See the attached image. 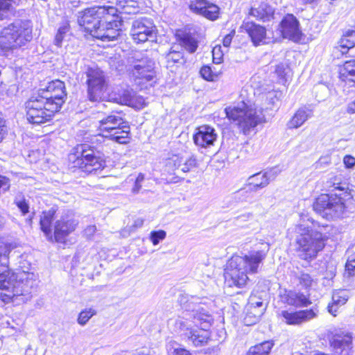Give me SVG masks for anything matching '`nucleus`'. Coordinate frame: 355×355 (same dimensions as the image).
Returning a JSON list of instances; mask_svg holds the SVG:
<instances>
[{"label":"nucleus","mask_w":355,"mask_h":355,"mask_svg":"<svg viewBox=\"0 0 355 355\" xmlns=\"http://www.w3.org/2000/svg\"><path fill=\"white\" fill-rule=\"evenodd\" d=\"M178 301L184 312L175 320V329L185 335L196 347L205 345L210 338L206 329L210 326L212 317L207 309L200 306L205 302L199 297L186 294L180 295Z\"/></svg>","instance_id":"1"},{"label":"nucleus","mask_w":355,"mask_h":355,"mask_svg":"<svg viewBox=\"0 0 355 355\" xmlns=\"http://www.w3.org/2000/svg\"><path fill=\"white\" fill-rule=\"evenodd\" d=\"M262 245L260 250L250 251L244 256H233L229 260L225 271V283L228 286L241 288L248 280V273L258 272L259 268L270 249L267 243Z\"/></svg>","instance_id":"2"},{"label":"nucleus","mask_w":355,"mask_h":355,"mask_svg":"<svg viewBox=\"0 0 355 355\" xmlns=\"http://www.w3.org/2000/svg\"><path fill=\"white\" fill-rule=\"evenodd\" d=\"M37 285L35 274L19 270L13 272L8 268L0 274V289L6 293L1 294L2 301L8 303L21 297V302H26L32 297V293Z\"/></svg>","instance_id":"3"},{"label":"nucleus","mask_w":355,"mask_h":355,"mask_svg":"<svg viewBox=\"0 0 355 355\" xmlns=\"http://www.w3.org/2000/svg\"><path fill=\"white\" fill-rule=\"evenodd\" d=\"M116 2L118 8L112 6H95L80 12L78 17L79 25L93 36L104 19L112 17L111 15L117 13L118 10L120 9L121 12L130 14L135 12V10L138 8L135 0H116Z\"/></svg>","instance_id":"4"},{"label":"nucleus","mask_w":355,"mask_h":355,"mask_svg":"<svg viewBox=\"0 0 355 355\" xmlns=\"http://www.w3.org/2000/svg\"><path fill=\"white\" fill-rule=\"evenodd\" d=\"M333 187L334 189L331 195L320 196L313 204L316 212L331 218L343 216L346 209L345 201L352 197L346 184L334 182Z\"/></svg>","instance_id":"5"},{"label":"nucleus","mask_w":355,"mask_h":355,"mask_svg":"<svg viewBox=\"0 0 355 355\" xmlns=\"http://www.w3.org/2000/svg\"><path fill=\"white\" fill-rule=\"evenodd\" d=\"M225 111L227 117L235 122L240 131L245 135L265 121L263 108H259L255 103L248 104L242 101L236 105L226 107Z\"/></svg>","instance_id":"6"},{"label":"nucleus","mask_w":355,"mask_h":355,"mask_svg":"<svg viewBox=\"0 0 355 355\" xmlns=\"http://www.w3.org/2000/svg\"><path fill=\"white\" fill-rule=\"evenodd\" d=\"M32 39V28L29 21L18 20L0 31V55L17 49Z\"/></svg>","instance_id":"7"},{"label":"nucleus","mask_w":355,"mask_h":355,"mask_svg":"<svg viewBox=\"0 0 355 355\" xmlns=\"http://www.w3.org/2000/svg\"><path fill=\"white\" fill-rule=\"evenodd\" d=\"M297 252L300 259L310 261L324 247V241L321 233L313 231L303 224L295 227Z\"/></svg>","instance_id":"8"},{"label":"nucleus","mask_w":355,"mask_h":355,"mask_svg":"<svg viewBox=\"0 0 355 355\" xmlns=\"http://www.w3.org/2000/svg\"><path fill=\"white\" fill-rule=\"evenodd\" d=\"M130 72L136 84L150 85L155 83L156 71L155 61L146 55L137 52L130 61Z\"/></svg>","instance_id":"9"},{"label":"nucleus","mask_w":355,"mask_h":355,"mask_svg":"<svg viewBox=\"0 0 355 355\" xmlns=\"http://www.w3.org/2000/svg\"><path fill=\"white\" fill-rule=\"evenodd\" d=\"M69 159L73 163V167L87 173L103 169L105 166L104 155L94 148H87L86 145H82L80 152L70 155Z\"/></svg>","instance_id":"10"},{"label":"nucleus","mask_w":355,"mask_h":355,"mask_svg":"<svg viewBox=\"0 0 355 355\" xmlns=\"http://www.w3.org/2000/svg\"><path fill=\"white\" fill-rule=\"evenodd\" d=\"M123 119L115 114H110L99 121V130L104 137H111L119 144L128 142L129 127Z\"/></svg>","instance_id":"11"},{"label":"nucleus","mask_w":355,"mask_h":355,"mask_svg":"<svg viewBox=\"0 0 355 355\" xmlns=\"http://www.w3.org/2000/svg\"><path fill=\"white\" fill-rule=\"evenodd\" d=\"M37 94L26 103V118L29 123L41 124L49 121L57 112Z\"/></svg>","instance_id":"12"},{"label":"nucleus","mask_w":355,"mask_h":355,"mask_svg":"<svg viewBox=\"0 0 355 355\" xmlns=\"http://www.w3.org/2000/svg\"><path fill=\"white\" fill-rule=\"evenodd\" d=\"M86 76L89 100L92 102L103 100L107 89L103 71L97 67H89L86 71Z\"/></svg>","instance_id":"13"},{"label":"nucleus","mask_w":355,"mask_h":355,"mask_svg":"<svg viewBox=\"0 0 355 355\" xmlns=\"http://www.w3.org/2000/svg\"><path fill=\"white\" fill-rule=\"evenodd\" d=\"M37 94L56 112H59L67 98L65 84L60 80H53L38 91Z\"/></svg>","instance_id":"14"},{"label":"nucleus","mask_w":355,"mask_h":355,"mask_svg":"<svg viewBox=\"0 0 355 355\" xmlns=\"http://www.w3.org/2000/svg\"><path fill=\"white\" fill-rule=\"evenodd\" d=\"M329 345L334 355H352V334L341 329L331 332L329 336ZM315 355H328L318 352Z\"/></svg>","instance_id":"15"},{"label":"nucleus","mask_w":355,"mask_h":355,"mask_svg":"<svg viewBox=\"0 0 355 355\" xmlns=\"http://www.w3.org/2000/svg\"><path fill=\"white\" fill-rule=\"evenodd\" d=\"M112 17L104 19L94 33L93 37L103 42L117 40L121 33V20L117 14L111 15Z\"/></svg>","instance_id":"16"},{"label":"nucleus","mask_w":355,"mask_h":355,"mask_svg":"<svg viewBox=\"0 0 355 355\" xmlns=\"http://www.w3.org/2000/svg\"><path fill=\"white\" fill-rule=\"evenodd\" d=\"M130 35L135 42L144 43L155 36V26L152 19L142 17L133 21Z\"/></svg>","instance_id":"17"},{"label":"nucleus","mask_w":355,"mask_h":355,"mask_svg":"<svg viewBox=\"0 0 355 355\" xmlns=\"http://www.w3.org/2000/svg\"><path fill=\"white\" fill-rule=\"evenodd\" d=\"M78 221L69 215L62 216L54 225L53 239L58 243H64L67 237L73 232Z\"/></svg>","instance_id":"18"},{"label":"nucleus","mask_w":355,"mask_h":355,"mask_svg":"<svg viewBox=\"0 0 355 355\" xmlns=\"http://www.w3.org/2000/svg\"><path fill=\"white\" fill-rule=\"evenodd\" d=\"M317 308L297 311H282L279 315L282 321L289 325H300L315 318L318 314Z\"/></svg>","instance_id":"19"},{"label":"nucleus","mask_w":355,"mask_h":355,"mask_svg":"<svg viewBox=\"0 0 355 355\" xmlns=\"http://www.w3.org/2000/svg\"><path fill=\"white\" fill-rule=\"evenodd\" d=\"M190 9L195 13L214 21L219 17L220 8L207 0H195L190 4Z\"/></svg>","instance_id":"20"},{"label":"nucleus","mask_w":355,"mask_h":355,"mask_svg":"<svg viewBox=\"0 0 355 355\" xmlns=\"http://www.w3.org/2000/svg\"><path fill=\"white\" fill-rule=\"evenodd\" d=\"M217 134L214 128L209 125L200 126L193 135L194 144L203 148H207L214 146L217 139Z\"/></svg>","instance_id":"21"},{"label":"nucleus","mask_w":355,"mask_h":355,"mask_svg":"<svg viewBox=\"0 0 355 355\" xmlns=\"http://www.w3.org/2000/svg\"><path fill=\"white\" fill-rule=\"evenodd\" d=\"M281 32L285 38L297 42L300 40L301 31L299 21L292 14L286 15L281 21Z\"/></svg>","instance_id":"22"},{"label":"nucleus","mask_w":355,"mask_h":355,"mask_svg":"<svg viewBox=\"0 0 355 355\" xmlns=\"http://www.w3.org/2000/svg\"><path fill=\"white\" fill-rule=\"evenodd\" d=\"M279 173L277 168H273L264 173H257L250 176L248 181V185L252 188L254 191L266 187L271 180H273Z\"/></svg>","instance_id":"23"},{"label":"nucleus","mask_w":355,"mask_h":355,"mask_svg":"<svg viewBox=\"0 0 355 355\" xmlns=\"http://www.w3.org/2000/svg\"><path fill=\"white\" fill-rule=\"evenodd\" d=\"M168 166H172L173 170H180L182 173H187L196 168L198 162L194 155L188 157L173 156L168 162Z\"/></svg>","instance_id":"24"},{"label":"nucleus","mask_w":355,"mask_h":355,"mask_svg":"<svg viewBox=\"0 0 355 355\" xmlns=\"http://www.w3.org/2000/svg\"><path fill=\"white\" fill-rule=\"evenodd\" d=\"M242 27L248 33L255 46L266 43V31L263 26L252 21H244Z\"/></svg>","instance_id":"25"},{"label":"nucleus","mask_w":355,"mask_h":355,"mask_svg":"<svg viewBox=\"0 0 355 355\" xmlns=\"http://www.w3.org/2000/svg\"><path fill=\"white\" fill-rule=\"evenodd\" d=\"M349 295V291L347 290L340 289L334 291L332 302L329 304L327 307L329 313L336 316L339 307L347 302Z\"/></svg>","instance_id":"26"},{"label":"nucleus","mask_w":355,"mask_h":355,"mask_svg":"<svg viewBox=\"0 0 355 355\" xmlns=\"http://www.w3.org/2000/svg\"><path fill=\"white\" fill-rule=\"evenodd\" d=\"M313 115L312 110L303 107L298 109L287 123L289 129L298 128Z\"/></svg>","instance_id":"27"},{"label":"nucleus","mask_w":355,"mask_h":355,"mask_svg":"<svg viewBox=\"0 0 355 355\" xmlns=\"http://www.w3.org/2000/svg\"><path fill=\"white\" fill-rule=\"evenodd\" d=\"M55 211L49 210L48 211H43L40 217V228L44 233L47 239L50 241H53L52 234L51 224L54 218Z\"/></svg>","instance_id":"28"},{"label":"nucleus","mask_w":355,"mask_h":355,"mask_svg":"<svg viewBox=\"0 0 355 355\" xmlns=\"http://www.w3.org/2000/svg\"><path fill=\"white\" fill-rule=\"evenodd\" d=\"M250 15L257 19L268 21L273 14V9L266 3H260L257 7L254 5L249 12Z\"/></svg>","instance_id":"29"},{"label":"nucleus","mask_w":355,"mask_h":355,"mask_svg":"<svg viewBox=\"0 0 355 355\" xmlns=\"http://www.w3.org/2000/svg\"><path fill=\"white\" fill-rule=\"evenodd\" d=\"M286 302L288 304L296 307L307 306L311 304L310 300L305 295L292 291L287 294Z\"/></svg>","instance_id":"30"},{"label":"nucleus","mask_w":355,"mask_h":355,"mask_svg":"<svg viewBox=\"0 0 355 355\" xmlns=\"http://www.w3.org/2000/svg\"><path fill=\"white\" fill-rule=\"evenodd\" d=\"M339 46L342 53H346L355 48V31H346L339 41Z\"/></svg>","instance_id":"31"},{"label":"nucleus","mask_w":355,"mask_h":355,"mask_svg":"<svg viewBox=\"0 0 355 355\" xmlns=\"http://www.w3.org/2000/svg\"><path fill=\"white\" fill-rule=\"evenodd\" d=\"M263 306V302L254 294H252L248 300V304L247 305L248 311H250L255 318V320H258L259 318L263 314L265 308L261 309Z\"/></svg>","instance_id":"32"},{"label":"nucleus","mask_w":355,"mask_h":355,"mask_svg":"<svg viewBox=\"0 0 355 355\" xmlns=\"http://www.w3.org/2000/svg\"><path fill=\"white\" fill-rule=\"evenodd\" d=\"M274 346L272 340H266L260 344L251 347L249 355H268Z\"/></svg>","instance_id":"33"},{"label":"nucleus","mask_w":355,"mask_h":355,"mask_svg":"<svg viewBox=\"0 0 355 355\" xmlns=\"http://www.w3.org/2000/svg\"><path fill=\"white\" fill-rule=\"evenodd\" d=\"M134 93L132 89H123L119 90L117 94H114V96L112 97V99L119 104L129 106Z\"/></svg>","instance_id":"34"},{"label":"nucleus","mask_w":355,"mask_h":355,"mask_svg":"<svg viewBox=\"0 0 355 355\" xmlns=\"http://www.w3.org/2000/svg\"><path fill=\"white\" fill-rule=\"evenodd\" d=\"M11 250L10 244L0 241V274L8 269V255Z\"/></svg>","instance_id":"35"},{"label":"nucleus","mask_w":355,"mask_h":355,"mask_svg":"<svg viewBox=\"0 0 355 355\" xmlns=\"http://www.w3.org/2000/svg\"><path fill=\"white\" fill-rule=\"evenodd\" d=\"M281 95L280 92L275 90H272L263 94L261 98L266 101V109H272L279 101Z\"/></svg>","instance_id":"36"},{"label":"nucleus","mask_w":355,"mask_h":355,"mask_svg":"<svg viewBox=\"0 0 355 355\" xmlns=\"http://www.w3.org/2000/svg\"><path fill=\"white\" fill-rule=\"evenodd\" d=\"M254 191L252 187L247 185L232 194V198L236 202H247L252 198V192Z\"/></svg>","instance_id":"37"},{"label":"nucleus","mask_w":355,"mask_h":355,"mask_svg":"<svg viewBox=\"0 0 355 355\" xmlns=\"http://www.w3.org/2000/svg\"><path fill=\"white\" fill-rule=\"evenodd\" d=\"M340 76L343 78H349L355 76V60L346 61L340 69Z\"/></svg>","instance_id":"38"},{"label":"nucleus","mask_w":355,"mask_h":355,"mask_svg":"<svg viewBox=\"0 0 355 355\" xmlns=\"http://www.w3.org/2000/svg\"><path fill=\"white\" fill-rule=\"evenodd\" d=\"M96 314V311L93 308H87L81 311L78 314L77 322L80 326L86 325L88 321Z\"/></svg>","instance_id":"39"},{"label":"nucleus","mask_w":355,"mask_h":355,"mask_svg":"<svg viewBox=\"0 0 355 355\" xmlns=\"http://www.w3.org/2000/svg\"><path fill=\"white\" fill-rule=\"evenodd\" d=\"M182 46L189 53H194L198 47L197 41L190 35H185L181 40Z\"/></svg>","instance_id":"40"},{"label":"nucleus","mask_w":355,"mask_h":355,"mask_svg":"<svg viewBox=\"0 0 355 355\" xmlns=\"http://www.w3.org/2000/svg\"><path fill=\"white\" fill-rule=\"evenodd\" d=\"M201 76L207 81H215L218 79L219 73L214 71L209 66H204L200 71Z\"/></svg>","instance_id":"41"},{"label":"nucleus","mask_w":355,"mask_h":355,"mask_svg":"<svg viewBox=\"0 0 355 355\" xmlns=\"http://www.w3.org/2000/svg\"><path fill=\"white\" fill-rule=\"evenodd\" d=\"M168 355H191L190 352L177 343H168L166 346Z\"/></svg>","instance_id":"42"},{"label":"nucleus","mask_w":355,"mask_h":355,"mask_svg":"<svg viewBox=\"0 0 355 355\" xmlns=\"http://www.w3.org/2000/svg\"><path fill=\"white\" fill-rule=\"evenodd\" d=\"M295 277L299 281L300 284L304 288L310 287L313 281L309 274L304 272H295Z\"/></svg>","instance_id":"43"},{"label":"nucleus","mask_w":355,"mask_h":355,"mask_svg":"<svg viewBox=\"0 0 355 355\" xmlns=\"http://www.w3.org/2000/svg\"><path fill=\"white\" fill-rule=\"evenodd\" d=\"M14 2L15 0H0V20H3L7 17Z\"/></svg>","instance_id":"44"},{"label":"nucleus","mask_w":355,"mask_h":355,"mask_svg":"<svg viewBox=\"0 0 355 355\" xmlns=\"http://www.w3.org/2000/svg\"><path fill=\"white\" fill-rule=\"evenodd\" d=\"M130 101L129 106L137 110H141L146 105L145 98L141 96L137 95L135 93H134Z\"/></svg>","instance_id":"45"},{"label":"nucleus","mask_w":355,"mask_h":355,"mask_svg":"<svg viewBox=\"0 0 355 355\" xmlns=\"http://www.w3.org/2000/svg\"><path fill=\"white\" fill-rule=\"evenodd\" d=\"M355 270V254L349 257L345 264V276L350 277L354 275Z\"/></svg>","instance_id":"46"},{"label":"nucleus","mask_w":355,"mask_h":355,"mask_svg":"<svg viewBox=\"0 0 355 355\" xmlns=\"http://www.w3.org/2000/svg\"><path fill=\"white\" fill-rule=\"evenodd\" d=\"M166 233L164 230L153 231L150 234V239L154 245H157L161 241L164 240Z\"/></svg>","instance_id":"47"},{"label":"nucleus","mask_w":355,"mask_h":355,"mask_svg":"<svg viewBox=\"0 0 355 355\" xmlns=\"http://www.w3.org/2000/svg\"><path fill=\"white\" fill-rule=\"evenodd\" d=\"M15 204L20 209L23 215L26 214L29 211V205L26 200L21 196L16 197Z\"/></svg>","instance_id":"48"},{"label":"nucleus","mask_w":355,"mask_h":355,"mask_svg":"<svg viewBox=\"0 0 355 355\" xmlns=\"http://www.w3.org/2000/svg\"><path fill=\"white\" fill-rule=\"evenodd\" d=\"M166 60L168 64L179 62L182 58V53L180 51H171L166 55Z\"/></svg>","instance_id":"49"},{"label":"nucleus","mask_w":355,"mask_h":355,"mask_svg":"<svg viewBox=\"0 0 355 355\" xmlns=\"http://www.w3.org/2000/svg\"><path fill=\"white\" fill-rule=\"evenodd\" d=\"M68 28L67 26L60 27L55 37V44L57 46H61L64 35L67 32Z\"/></svg>","instance_id":"50"},{"label":"nucleus","mask_w":355,"mask_h":355,"mask_svg":"<svg viewBox=\"0 0 355 355\" xmlns=\"http://www.w3.org/2000/svg\"><path fill=\"white\" fill-rule=\"evenodd\" d=\"M213 61L216 64H219L223 60V53L220 46H216L212 50Z\"/></svg>","instance_id":"51"},{"label":"nucleus","mask_w":355,"mask_h":355,"mask_svg":"<svg viewBox=\"0 0 355 355\" xmlns=\"http://www.w3.org/2000/svg\"><path fill=\"white\" fill-rule=\"evenodd\" d=\"M286 68L283 64H279L276 66L275 73L280 80H284L286 76Z\"/></svg>","instance_id":"52"},{"label":"nucleus","mask_w":355,"mask_h":355,"mask_svg":"<svg viewBox=\"0 0 355 355\" xmlns=\"http://www.w3.org/2000/svg\"><path fill=\"white\" fill-rule=\"evenodd\" d=\"M343 163L348 168H352L355 166V158L351 155H346L343 158Z\"/></svg>","instance_id":"53"},{"label":"nucleus","mask_w":355,"mask_h":355,"mask_svg":"<svg viewBox=\"0 0 355 355\" xmlns=\"http://www.w3.org/2000/svg\"><path fill=\"white\" fill-rule=\"evenodd\" d=\"M253 214L250 212H246L238 216L235 218V220L238 222H246L252 218Z\"/></svg>","instance_id":"54"},{"label":"nucleus","mask_w":355,"mask_h":355,"mask_svg":"<svg viewBox=\"0 0 355 355\" xmlns=\"http://www.w3.org/2000/svg\"><path fill=\"white\" fill-rule=\"evenodd\" d=\"M10 188V180L8 178L0 175V189L7 191Z\"/></svg>","instance_id":"55"},{"label":"nucleus","mask_w":355,"mask_h":355,"mask_svg":"<svg viewBox=\"0 0 355 355\" xmlns=\"http://www.w3.org/2000/svg\"><path fill=\"white\" fill-rule=\"evenodd\" d=\"M234 33L235 32L233 31L230 33L225 35V37L223 38V44L225 48H228L230 46Z\"/></svg>","instance_id":"56"},{"label":"nucleus","mask_w":355,"mask_h":355,"mask_svg":"<svg viewBox=\"0 0 355 355\" xmlns=\"http://www.w3.org/2000/svg\"><path fill=\"white\" fill-rule=\"evenodd\" d=\"M96 231V227L95 225H89L85 228L84 233L87 238L90 239L94 234Z\"/></svg>","instance_id":"57"},{"label":"nucleus","mask_w":355,"mask_h":355,"mask_svg":"<svg viewBox=\"0 0 355 355\" xmlns=\"http://www.w3.org/2000/svg\"><path fill=\"white\" fill-rule=\"evenodd\" d=\"M331 162V159L329 156H324V157H321L318 162V165H328Z\"/></svg>","instance_id":"58"},{"label":"nucleus","mask_w":355,"mask_h":355,"mask_svg":"<svg viewBox=\"0 0 355 355\" xmlns=\"http://www.w3.org/2000/svg\"><path fill=\"white\" fill-rule=\"evenodd\" d=\"M6 134V130L3 125V122L0 123V142L2 141Z\"/></svg>","instance_id":"59"},{"label":"nucleus","mask_w":355,"mask_h":355,"mask_svg":"<svg viewBox=\"0 0 355 355\" xmlns=\"http://www.w3.org/2000/svg\"><path fill=\"white\" fill-rule=\"evenodd\" d=\"M144 224V220L142 218H137L135 220L133 227L138 228L141 227Z\"/></svg>","instance_id":"60"},{"label":"nucleus","mask_w":355,"mask_h":355,"mask_svg":"<svg viewBox=\"0 0 355 355\" xmlns=\"http://www.w3.org/2000/svg\"><path fill=\"white\" fill-rule=\"evenodd\" d=\"M141 188V183L137 182L135 181V185L132 188V192L135 193H137L139 191Z\"/></svg>","instance_id":"61"},{"label":"nucleus","mask_w":355,"mask_h":355,"mask_svg":"<svg viewBox=\"0 0 355 355\" xmlns=\"http://www.w3.org/2000/svg\"><path fill=\"white\" fill-rule=\"evenodd\" d=\"M348 112L350 113H355V101L349 104Z\"/></svg>","instance_id":"62"},{"label":"nucleus","mask_w":355,"mask_h":355,"mask_svg":"<svg viewBox=\"0 0 355 355\" xmlns=\"http://www.w3.org/2000/svg\"><path fill=\"white\" fill-rule=\"evenodd\" d=\"M144 180V175L142 173H139L136 178L135 181L141 183Z\"/></svg>","instance_id":"63"},{"label":"nucleus","mask_w":355,"mask_h":355,"mask_svg":"<svg viewBox=\"0 0 355 355\" xmlns=\"http://www.w3.org/2000/svg\"><path fill=\"white\" fill-rule=\"evenodd\" d=\"M212 351L214 352H217L218 351V347H214L213 349H212Z\"/></svg>","instance_id":"64"}]
</instances>
